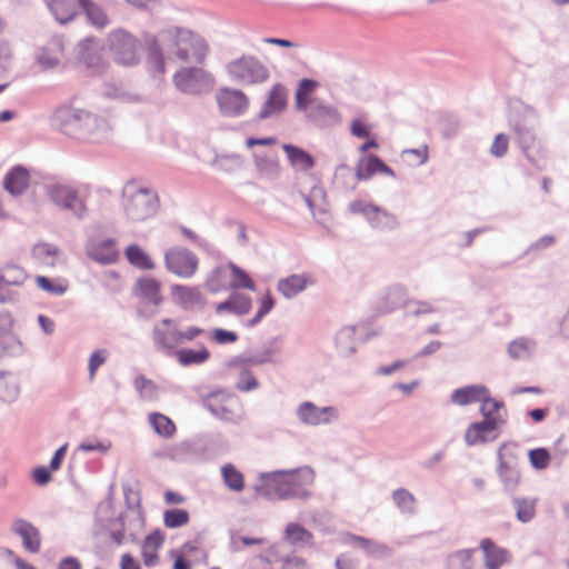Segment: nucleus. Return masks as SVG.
I'll return each mask as SVG.
<instances>
[{"instance_id":"f03ea898","label":"nucleus","mask_w":569,"mask_h":569,"mask_svg":"<svg viewBox=\"0 0 569 569\" xmlns=\"http://www.w3.org/2000/svg\"><path fill=\"white\" fill-rule=\"evenodd\" d=\"M259 480L254 490L269 500H308L311 497L308 488L315 481V471L305 466L295 470L264 472L259 476Z\"/></svg>"},{"instance_id":"bf43d9fd","label":"nucleus","mask_w":569,"mask_h":569,"mask_svg":"<svg viewBox=\"0 0 569 569\" xmlns=\"http://www.w3.org/2000/svg\"><path fill=\"white\" fill-rule=\"evenodd\" d=\"M481 402H482V405L480 407V412L482 413L483 417H485V413H488L489 415V419L497 421L498 426L503 422L502 419H500L498 416H495V413L500 408H502V406H503L502 402L492 399L489 396V392L486 393V396L483 397Z\"/></svg>"},{"instance_id":"603ef678","label":"nucleus","mask_w":569,"mask_h":569,"mask_svg":"<svg viewBox=\"0 0 569 569\" xmlns=\"http://www.w3.org/2000/svg\"><path fill=\"white\" fill-rule=\"evenodd\" d=\"M386 305L388 309L395 310L407 302V290L401 284H393L386 292Z\"/></svg>"},{"instance_id":"774afa93","label":"nucleus","mask_w":569,"mask_h":569,"mask_svg":"<svg viewBox=\"0 0 569 569\" xmlns=\"http://www.w3.org/2000/svg\"><path fill=\"white\" fill-rule=\"evenodd\" d=\"M111 443L109 441L86 440L79 445L78 450L83 452L99 451L104 455L109 451Z\"/></svg>"},{"instance_id":"412c9836","label":"nucleus","mask_w":569,"mask_h":569,"mask_svg":"<svg viewBox=\"0 0 569 569\" xmlns=\"http://www.w3.org/2000/svg\"><path fill=\"white\" fill-rule=\"evenodd\" d=\"M287 88L281 83L272 86L261 110L258 113V119L266 120L274 114L281 113L287 107Z\"/></svg>"},{"instance_id":"c9c22d12","label":"nucleus","mask_w":569,"mask_h":569,"mask_svg":"<svg viewBox=\"0 0 569 569\" xmlns=\"http://www.w3.org/2000/svg\"><path fill=\"white\" fill-rule=\"evenodd\" d=\"M356 327L346 326L336 335V346L341 356H350L356 351Z\"/></svg>"},{"instance_id":"b1692460","label":"nucleus","mask_w":569,"mask_h":569,"mask_svg":"<svg viewBox=\"0 0 569 569\" xmlns=\"http://www.w3.org/2000/svg\"><path fill=\"white\" fill-rule=\"evenodd\" d=\"M60 24L71 22L81 10L82 0H43Z\"/></svg>"},{"instance_id":"ea45409f","label":"nucleus","mask_w":569,"mask_h":569,"mask_svg":"<svg viewBox=\"0 0 569 569\" xmlns=\"http://www.w3.org/2000/svg\"><path fill=\"white\" fill-rule=\"evenodd\" d=\"M60 253L61 251L56 244L47 242L38 243L32 249L33 258L39 262L50 267L56 266Z\"/></svg>"},{"instance_id":"9b49d317","label":"nucleus","mask_w":569,"mask_h":569,"mask_svg":"<svg viewBox=\"0 0 569 569\" xmlns=\"http://www.w3.org/2000/svg\"><path fill=\"white\" fill-rule=\"evenodd\" d=\"M198 263L197 256L187 248L173 247L164 253L167 270L183 279H189L196 273Z\"/></svg>"},{"instance_id":"4c0bfd02","label":"nucleus","mask_w":569,"mask_h":569,"mask_svg":"<svg viewBox=\"0 0 569 569\" xmlns=\"http://www.w3.org/2000/svg\"><path fill=\"white\" fill-rule=\"evenodd\" d=\"M382 162L376 154L360 158L356 170V178L359 181L370 179L375 173L380 172Z\"/></svg>"},{"instance_id":"0eeeda50","label":"nucleus","mask_w":569,"mask_h":569,"mask_svg":"<svg viewBox=\"0 0 569 569\" xmlns=\"http://www.w3.org/2000/svg\"><path fill=\"white\" fill-rule=\"evenodd\" d=\"M109 50L118 64L134 66L139 61V41L128 31L117 29L108 36Z\"/></svg>"},{"instance_id":"2eb2a0df","label":"nucleus","mask_w":569,"mask_h":569,"mask_svg":"<svg viewBox=\"0 0 569 569\" xmlns=\"http://www.w3.org/2000/svg\"><path fill=\"white\" fill-rule=\"evenodd\" d=\"M526 112L527 116H525L522 119L513 121L512 129L519 148L526 154L527 159L533 162V159L529 152L538 143L535 128L536 116L531 108H527Z\"/></svg>"},{"instance_id":"0e129e2a","label":"nucleus","mask_w":569,"mask_h":569,"mask_svg":"<svg viewBox=\"0 0 569 569\" xmlns=\"http://www.w3.org/2000/svg\"><path fill=\"white\" fill-rule=\"evenodd\" d=\"M108 355L109 352L106 349H98L91 353L88 361L89 377L91 380H93L99 367H101L107 361Z\"/></svg>"},{"instance_id":"393cba45","label":"nucleus","mask_w":569,"mask_h":569,"mask_svg":"<svg viewBox=\"0 0 569 569\" xmlns=\"http://www.w3.org/2000/svg\"><path fill=\"white\" fill-rule=\"evenodd\" d=\"M171 292L177 303L184 310L202 308L206 305L202 293L196 287L174 284L171 287Z\"/></svg>"},{"instance_id":"a18cd8bd","label":"nucleus","mask_w":569,"mask_h":569,"mask_svg":"<svg viewBox=\"0 0 569 569\" xmlns=\"http://www.w3.org/2000/svg\"><path fill=\"white\" fill-rule=\"evenodd\" d=\"M97 39L94 37H88L81 40L77 46L78 58L89 67L94 66L99 60L97 56Z\"/></svg>"},{"instance_id":"3c124183","label":"nucleus","mask_w":569,"mask_h":569,"mask_svg":"<svg viewBox=\"0 0 569 569\" xmlns=\"http://www.w3.org/2000/svg\"><path fill=\"white\" fill-rule=\"evenodd\" d=\"M212 167L223 172H234L242 167V159L239 154L217 156L212 161Z\"/></svg>"},{"instance_id":"5fc2aeb1","label":"nucleus","mask_w":569,"mask_h":569,"mask_svg":"<svg viewBox=\"0 0 569 569\" xmlns=\"http://www.w3.org/2000/svg\"><path fill=\"white\" fill-rule=\"evenodd\" d=\"M229 268L232 272V280H231V287L234 289H248V290H254V283L251 280V278L247 274L244 270H242L237 264L230 262Z\"/></svg>"},{"instance_id":"7c9ffc66","label":"nucleus","mask_w":569,"mask_h":569,"mask_svg":"<svg viewBox=\"0 0 569 569\" xmlns=\"http://www.w3.org/2000/svg\"><path fill=\"white\" fill-rule=\"evenodd\" d=\"M282 148L295 169L308 171L315 167V158L306 150L289 143L283 144Z\"/></svg>"},{"instance_id":"1a4fd4ad","label":"nucleus","mask_w":569,"mask_h":569,"mask_svg":"<svg viewBox=\"0 0 569 569\" xmlns=\"http://www.w3.org/2000/svg\"><path fill=\"white\" fill-rule=\"evenodd\" d=\"M176 87L187 94L208 92L213 87V78L201 68H181L173 76Z\"/></svg>"},{"instance_id":"cd10ccee","label":"nucleus","mask_w":569,"mask_h":569,"mask_svg":"<svg viewBox=\"0 0 569 569\" xmlns=\"http://www.w3.org/2000/svg\"><path fill=\"white\" fill-rule=\"evenodd\" d=\"M538 343L530 337H518L509 342L507 347L508 356L518 361L529 360L537 352Z\"/></svg>"},{"instance_id":"a19ab883","label":"nucleus","mask_w":569,"mask_h":569,"mask_svg":"<svg viewBox=\"0 0 569 569\" xmlns=\"http://www.w3.org/2000/svg\"><path fill=\"white\" fill-rule=\"evenodd\" d=\"M149 422H150L152 429L154 430V432L162 438L170 439L176 433V426H174L173 421L169 417H167L162 413H158V412L150 413Z\"/></svg>"},{"instance_id":"052dcab7","label":"nucleus","mask_w":569,"mask_h":569,"mask_svg":"<svg viewBox=\"0 0 569 569\" xmlns=\"http://www.w3.org/2000/svg\"><path fill=\"white\" fill-rule=\"evenodd\" d=\"M134 388L143 399H151L157 390L154 382L144 376H138L134 379Z\"/></svg>"},{"instance_id":"9d476101","label":"nucleus","mask_w":569,"mask_h":569,"mask_svg":"<svg viewBox=\"0 0 569 569\" xmlns=\"http://www.w3.org/2000/svg\"><path fill=\"white\" fill-rule=\"evenodd\" d=\"M151 339L157 351L166 356H173L180 345L179 328L176 320L161 319L153 325Z\"/></svg>"},{"instance_id":"423d86ee","label":"nucleus","mask_w":569,"mask_h":569,"mask_svg":"<svg viewBox=\"0 0 569 569\" xmlns=\"http://www.w3.org/2000/svg\"><path fill=\"white\" fill-rule=\"evenodd\" d=\"M349 211L355 214H361L367 223L376 231L392 232L400 226L398 217L378 204L355 200L348 206Z\"/></svg>"},{"instance_id":"f704fd0d","label":"nucleus","mask_w":569,"mask_h":569,"mask_svg":"<svg viewBox=\"0 0 569 569\" xmlns=\"http://www.w3.org/2000/svg\"><path fill=\"white\" fill-rule=\"evenodd\" d=\"M139 295L150 303L158 306L161 302L160 283L153 278L142 277L137 281Z\"/></svg>"},{"instance_id":"aec40b11","label":"nucleus","mask_w":569,"mask_h":569,"mask_svg":"<svg viewBox=\"0 0 569 569\" xmlns=\"http://www.w3.org/2000/svg\"><path fill=\"white\" fill-rule=\"evenodd\" d=\"M11 531L22 540L23 548L30 553H38L41 549L40 530L30 521L18 518L11 526Z\"/></svg>"},{"instance_id":"f257e3e1","label":"nucleus","mask_w":569,"mask_h":569,"mask_svg":"<svg viewBox=\"0 0 569 569\" xmlns=\"http://www.w3.org/2000/svg\"><path fill=\"white\" fill-rule=\"evenodd\" d=\"M52 121L64 134L93 143L107 141L112 134V127L107 118L73 106L57 108Z\"/></svg>"},{"instance_id":"7ed1b4c3","label":"nucleus","mask_w":569,"mask_h":569,"mask_svg":"<svg viewBox=\"0 0 569 569\" xmlns=\"http://www.w3.org/2000/svg\"><path fill=\"white\" fill-rule=\"evenodd\" d=\"M122 207L126 217L133 222L151 219L160 207L158 192L138 181H128L122 189Z\"/></svg>"},{"instance_id":"864d4df0","label":"nucleus","mask_w":569,"mask_h":569,"mask_svg":"<svg viewBox=\"0 0 569 569\" xmlns=\"http://www.w3.org/2000/svg\"><path fill=\"white\" fill-rule=\"evenodd\" d=\"M276 349L266 347L261 350L244 355L239 358V361L243 365L260 366L271 362Z\"/></svg>"},{"instance_id":"8fccbe9b","label":"nucleus","mask_w":569,"mask_h":569,"mask_svg":"<svg viewBox=\"0 0 569 569\" xmlns=\"http://www.w3.org/2000/svg\"><path fill=\"white\" fill-rule=\"evenodd\" d=\"M27 274L24 270L18 266H7L0 269V282L8 287H19L24 283Z\"/></svg>"},{"instance_id":"2f4dec72","label":"nucleus","mask_w":569,"mask_h":569,"mask_svg":"<svg viewBox=\"0 0 569 569\" xmlns=\"http://www.w3.org/2000/svg\"><path fill=\"white\" fill-rule=\"evenodd\" d=\"M196 455L194 443L190 440H183L168 447L160 456L172 461L183 462L193 459Z\"/></svg>"},{"instance_id":"dca6fc26","label":"nucleus","mask_w":569,"mask_h":569,"mask_svg":"<svg viewBox=\"0 0 569 569\" xmlns=\"http://www.w3.org/2000/svg\"><path fill=\"white\" fill-rule=\"evenodd\" d=\"M341 542L347 546L360 548L368 557L372 558L382 559L391 557L392 555V549L386 543L362 536H357L351 532L342 533Z\"/></svg>"},{"instance_id":"72a5a7b5","label":"nucleus","mask_w":569,"mask_h":569,"mask_svg":"<svg viewBox=\"0 0 569 569\" xmlns=\"http://www.w3.org/2000/svg\"><path fill=\"white\" fill-rule=\"evenodd\" d=\"M221 478L223 485L231 491L241 492L244 489V477L232 463H226L221 467Z\"/></svg>"},{"instance_id":"ddd939ff","label":"nucleus","mask_w":569,"mask_h":569,"mask_svg":"<svg viewBox=\"0 0 569 569\" xmlns=\"http://www.w3.org/2000/svg\"><path fill=\"white\" fill-rule=\"evenodd\" d=\"M216 101L220 113L228 118H238L243 116L249 108L248 96L232 88H220L216 93Z\"/></svg>"},{"instance_id":"13d9d810","label":"nucleus","mask_w":569,"mask_h":569,"mask_svg":"<svg viewBox=\"0 0 569 569\" xmlns=\"http://www.w3.org/2000/svg\"><path fill=\"white\" fill-rule=\"evenodd\" d=\"M260 386L259 381L254 377L253 372L249 369H242L239 372L236 388L241 392H250L258 389Z\"/></svg>"},{"instance_id":"de8ad7c7","label":"nucleus","mask_w":569,"mask_h":569,"mask_svg":"<svg viewBox=\"0 0 569 569\" xmlns=\"http://www.w3.org/2000/svg\"><path fill=\"white\" fill-rule=\"evenodd\" d=\"M392 500L402 513H416V498L409 490L405 488L395 490L392 492Z\"/></svg>"},{"instance_id":"37998d69","label":"nucleus","mask_w":569,"mask_h":569,"mask_svg":"<svg viewBox=\"0 0 569 569\" xmlns=\"http://www.w3.org/2000/svg\"><path fill=\"white\" fill-rule=\"evenodd\" d=\"M476 549H460L447 557L448 569H475L472 555Z\"/></svg>"},{"instance_id":"473e14b6","label":"nucleus","mask_w":569,"mask_h":569,"mask_svg":"<svg viewBox=\"0 0 569 569\" xmlns=\"http://www.w3.org/2000/svg\"><path fill=\"white\" fill-rule=\"evenodd\" d=\"M81 11L86 14L88 22L97 29H104L110 23L104 9L92 0H82Z\"/></svg>"},{"instance_id":"c756f323","label":"nucleus","mask_w":569,"mask_h":569,"mask_svg":"<svg viewBox=\"0 0 569 569\" xmlns=\"http://www.w3.org/2000/svg\"><path fill=\"white\" fill-rule=\"evenodd\" d=\"M488 393V388L482 385H470L456 389L451 393V402L458 406H468L478 401H482Z\"/></svg>"},{"instance_id":"39448f33","label":"nucleus","mask_w":569,"mask_h":569,"mask_svg":"<svg viewBox=\"0 0 569 569\" xmlns=\"http://www.w3.org/2000/svg\"><path fill=\"white\" fill-rule=\"evenodd\" d=\"M226 70L232 81L247 86L262 83L269 78L268 68L251 54L231 60Z\"/></svg>"},{"instance_id":"6ab92c4d","label":"nucleus","mask_w":569,"mask_h":569,"mask_svg":"<svg viewBox=\"0 0 569 569\" xmlns=\"http://www.w3.org/2000/svg\"><path fill=\"white\" fill-rule=\"evenodd\" d=\"M86 253L91 260L103 266L112 264L119 259V252L113 239L88 241Z\"/></svg>"},{"instance_id":"bb28decb","label":"nucleus","mask_w":569,"mask_h":569,"mask_svg":"<svg viewBox=\"0 0 569 569\" xmlns=\"http://www.w3.org/2000/svg\"><path fill=\"white\" fill-rule=\"evenodd\" d=\"M173 356L181 367L187 368L206 363L210 359L211 353L203 343H199L196 349L180 348Z\"/></svg>"},{"instance_id":"a878e982","label":"nucleus","mask_w":569,"mask_h":569,"mask_svg":"<svg viewBox=\"0 0 569 569\" xmlns=\"http://www.w3.org/2000/svg\"><path fill=\"white\" fill-rule=\"evenodd\" d=\"M480 548L485 556V566L487 569H499L509 561L507 549L498 547L491 539L485 538L480 541Z\"/></svg>"},{"instance_id":"c03bdc74","label":"nucleus","mask_w":569,"mask_h":569,"mask_svg":"<svg viewBox=\"0 0 569 569\" xmlns=\"http://www.w3.org/2000/svg\"><path fill=\"white\" fill-rule=\"evenodd\" d=\"M144 43L148 50V61L154 68V70L159 73L164 72V61L162 50L158 43V40L154 36L147 34L144 38Z\"/></svg>"},{"instance_id":"a211bd4d","label":"nucleus","mask_w":569,"mask_h":569,"mask_svg":"<svg viewBox=\"0 0 569 569\" xmlns=\"http://www.w3.org/2000/svg\"><path fill=\"white\" fill-rule=\"evenodd\" d=\"M305 111L307 118L320 127L335 126L341 120L339 111L319 98H313Z\"/></svg>"},{"instance_id":"c85d7f7f","label":"nucleus","mask_w":569,"mask_h":569,"mask_svg":"<svg viewBox=\"0 0 569 569\" xmlns=\"http://www.w3.org/2000/svg\"><path fill=\"white\" fill-rule=\"evenodd\" d=\"M21 392L19 377L8 370H0V399L3 402H14Z\"/></svg>"},{"instance_id":"69168bd1","label":"nucleus","mask_w":569,"mask_h":569,"mask_svg":"<svg viewBox=\"0 0 569 569\" xmlns=\"http://www.w3.org/2000/svg\"><path fill=\"white\" fill-rule=\"evenodd\" d=\"M211 339L218 345H228L236 342L238 335L231 330L216 328L211 331Z\"/></svg>"},{"instance_id":"4468645a","label":"nucleus","mask_w":569,"mask_h":569,"mask_svg":"<svg viewBox=\"0 0 569 569\" xmlns=\"http://www.w3.org/2000/svg\"><path fill=\"white\" fill-rule=\"evenodd\" d=\"M296 417L303 426L317 427L337 420L339 413L335 407H318L311 401H303L297 407Z\"/></svg>"},{"instance_id":"6e6552de","label":"nucleus","mask_w":569,"mask_h":569,"mask_svg":"<svg viewBox=\"0 0 569 569\" xmlns=\"http://www.w3.org/2000/svg\"><path fill=\"white\" fill-rule=\"evenodd\" d=\"M50 201L60 210L72 213L77 219H83L87 212L84 200L71 186L52 183L46 187Z\"/></svg>"},{"instance_id":"f3484780","label":"nucleus","mask_w":569,"mask_h":569,"mask_svg":"<svg viewBox=\"0 0 569 569\" xmlns=\"http://www.w3.org/2000/svg\"><path fill=\"white\" fill-rule=\"evenodd\" d=\"M498 429V422L489 419V415L485 413L482 421L472 422L465 432V442L469 447L496 440L498 435L493 433Z\"/></svg>"},{"instance_id":"338daca9","label":"nucleus","mask_w":569,"mask_h":569,"mask_svg":"<svg viewBox=\"0 0 569 569\" xmlns=\"http://www.w3.org/2000/svg\"><path fill=\"white\" fill-rule=\"evenodd\" d=\"M37 62L43 69H51L59 64V57L52 53L50 49L43 48L37 54Z\"/></svg>"},{"instance_id":"20e7f679","label":"nucleus","mask_w":569,"mask_h":569,"mask_svg":"<svg viewBox=\"0 0 569 569\" xmlns=\"http://www.w3.org/2000/svg\"><path fill=\"white\" fill-rule=\"evenodd\" d=\"M163 36L168 37L174 47V54L181 61L202 62L208 54L207 41L199 34L183 28H170Z\"/></svg>"},{"instance_id":"f8f14e48","label":"nucleus","mask_w":569,"mask_h":569,"mask_svg":"<svg viewBox=\"0 0 569 569\" xmlns=\"http://www.w3.org/2000/svg\"><path fill=\"white\" fill-rule=\"evenodd\" d=\"M516 446L505 443L498 450V476L505 490L515 491L519 485L518 459L513 453Z\"/></svg>"},{"instance_id":"4d7b16f0","label":"nucleus","mask_w":569,"mask_h":569,"mask_svg":"<svg viewBox=\"0 0 569 569\" xmlns=\"http://www.w3.org/2000/svg\"><path fill=\"white\" fill-rule=\"evenodd\" d=\"M36 283L43 291L49 292L53 296H62L68 290V284L66 282H57L44 276H38L36 278Z\"/></svg>"},{"instance_id":"49530a36","label":"nucleus","mask_w":569,"mask_h":569,"mask_svg":"<svg viewBox=\"0 0 569 569\" xmlns=\"http://www.w3.org/2000/svg\"><path fill=\"white\" fill-rule=\"evenodd\" d=\"M286 539L293 546H306L312 540V533L299 523L291 522L286 527Z\"/></svg>"},{"instance_id":"09e8293b","label":"nucleus","mask_w":569,"mask_h":569,"mask_svg":"<svg viewBox=\"0 0 569 569\" xmlns=\"http://www.w3.org/2000/svg\"><path fill=\"white\" fill-rule=\"evenodd\" d=\"M0 351L9 357H21L26 353L22 341L11 332L2 333Z\"/></svg>"},{"instance_id":"79ce46f5","label":"nucleus","mask_w":569,"mask_h":569,"mask_svg":"<svg viewBox=\"0 0 569 569\" xmlns=\"http://www.w3.org/2000/svg\"><path fill=\"white\" fill-rule=\"evenodd\" d=\"M126 257L132 266L139 269L152 270L156 267L151 258L136 243L127 247Z\"/></svg>"},{"instance_id":"6e6d98bb","label":"nucleus","mask_w":569,"mask_h":569,"mask_svg":"<svg viewBox=\"0 0 569 569\" xmlns=\"http://www.w3.org/2000/svg\"><path fill=\"white\" fill-rule=\"evenodd\" d=\"M189 521V512L184 509H168L163 513V522L168 528H180Z\"/></svg>"},{"instance_id":"e433bc0d","label":"nucleus","mask_w":569,"mask_h":569,"mask_svg":"<svg viewBox=\"0 0 569 569\" xmlns=\"http://www.w3.org/2000/svg\"><path fill=\"white\" fill-rule=\"evenodd\" d=\"M318 87V82L303 78L299 81L296 90V109L298 111L307 110L313 98H310L311 93Z\"/></svg>"},{"instance_id":"58836bf2","label":"nucleus","mask_w":569,"mask_h":569,"mask_svg":"<svg viewBox=\"0 0 569 569\" xmlns=\"http://www.w3.org/2000/svg\"><path fill=\"white\" fill-rule=\"evenodd\" d=\"M512 505L516 510V518L522 522H530L536 515V499L525 497H512Z\"/></svg>"},{"instance_id":"4be33fe9","label":"nucleus","mask_w":569,"mask_h":569,"mask_svg":"<svg viewBox=\"0 0 569 569\" xmlns=\"http://www.w3.org/2000/svg\"><path fill=\"white\" fill-rule=\"evenodd\" d=\"M315 279L307 273H293L277 282V290L286 298L293 299L303 292L308 286L315 284Z\"/></svg>"},{"instance_id":"5701e85b","label":"nucleus","mask_w":569,"mask_h":569,"mask_svg":"<svg viewBox=\"0 0 569 569\" xmlns=\"http://www.w3.org/2000/svg\"><path fill=\"white\" fill-rule=\"evenodd\" d=\"M29 183V170L21 164H17L7 172L2 186L11 196L18 197L27 191Z\"/></svg>"},{"instance_id":"680f3d73","label":"nucleus","mask_w":569,"mask_h":569,"mask_svg":"<svg viewBox=\"0 0 569 569\" xmlns=\"http://www.w3.org/2000/svg\"><path fill=\"white\" fill-rule=\"evenodd\" d=\"M530 463L536 469H546L548 467L550 455L546 448L531 449L528 452Z\"/></svg>"},{"instance_id":"e2e57ef3","label":"nucleus","mask_w":569,"mask_h":569,"mask_svg":"<svg viewBox=\"0 0 569 569\" xmlns=\"http://www.w3.org/2000/svg\"><path fill=\"white\" fill-rule=\"evenodd\" d=\"M273 306H274V300L271 297V295L268 292L262 298V300L260 302V307H259L257 313L254 315V317L248 321V327L257 326L263 319V317L267 316L271 311Z\"/></svg>"}]
</instances>
